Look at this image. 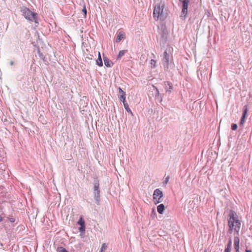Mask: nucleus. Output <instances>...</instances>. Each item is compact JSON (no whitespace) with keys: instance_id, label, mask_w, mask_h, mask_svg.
<instances>
[{"instance_id":"nucleus-1","label":"nucleus","mask_w":252,"mask_h":252,"mask_svg":"<svg viewBox=\"0 0 252 252\" xmlns=\"http://www.w3.org/2000/svg\"><path fill=\"white\" fill-rule=\"evenodd\" d=\"M168 13L166 9L165 8V3L164 1H160L157 3L154 8L153 16L155 20H164L167 17Z\"/></svg>"},{"instance_id":"nucleus-2","label":"nucleus","mask_w":252,"mask_h":252,"mask_svg":"<svg viewBox=\"0 0 252 252\" xmlns=\"http://www.w3.org/2000/svg\"><path fill=\"white\" fill-rule=\"evenodd\" d=\"M21 12L27 20L34 22L35 24H38V16L36 13L32 11L29 8L26 7L21 9Z\"/></svg>"},{"instance_id":"nucleus-3","label":"nucleus","mask_w":252,"mask_h":252,"mask_svg":"<svg viewBox=\"0 0 252 252\" xmlns=\"http://www.w3.org/2000/svg\"><path fill=\"white\" fill-rule=\"evenodd\" d=\"M94 199L95 203L99 204L100 202V190H99V183L98 180L96 178L94 180Z\"/></svg>"},{"instance_id":"nucleus-4","label":"nucleus","mask_w":252,"mask_h":252,"mask_svg":"<svg viewBox=\"0 0 252 252\" xmlns=\"http://www.w3.org/2000/svg\"><path fill=\"white\" fill-rule=\"evenodd\" d=\"M228 217L229 219L228 220V223L229 229L228 232L229 233H231L233 229L235 231L236 230V226L234 227V224L235 222H236V219L234 217V211L231 210L229 213Z\"/></svg>"},{"instance_id":"nucleus-5","label":"nucleus","mask_w":252,"mask_h":252,"mask_svg":"<svg viewBox=\"0 0 252 252\" xmlns=\"http://www.w3.org/2000/svg\"><path fill=\"white\" fill-rule=\"evenodd\" d=\"M153 196V200L155 204H157L162 201L163 194L162 191L159 189H157L154 190Z\"/></svg>"},{"instance_id":"nucleus-6","label":"nucleus","mask_w":252,"mask_h":252,"mask_svg":"<svg viewBox=\"0 0 252 252\" xmlns=\"http://www.w3.org/2000/svg\"><path fill=\"white\" fill-rule=\"evenodd\" d=\"M160 38L159 43L160 44H164L167 40L168 36V32L166 28L164 26H162L160 29L159 32Z\"/></svg>"},{"instance_id":"nucleus-7","label":"nucleus","mask_w":252,"mask_h":252,"mask_svg":"<svg viewBox=\"0 0 252 252\" xmlns=\"http://www.w3.org/2000/svg\"><path fill=\"white\" fill-rule=\"evenodd\" d=\"M170 58H172V57H170V55L165 51L163 53V57L162 60V63L165 71L168 70L169 64L171 63Z\"/></svg>"},{"instance_id":"nucleus-8","label":"nucleus","mask_w":252,"mask_h":252,"mask_svg":"<svg viewBox=\"0 0 252 252\" xmlns=\"http://www.w3.org/2000/svg\"><path fill=\"white\" fill-rule=\"evenodd\" d=\"M179 1L182 3V15L181 17H184L185 19L188 13V8L189 1V0H179Z\"/></svg>"},{"instance_id":"nucleus-9","label":"nucleus","mask_w":252,"mask_h":252,"mask_svg":"<svg viewBox=\"0 0 252 252\" xmlns=\"http://www.w3.org/2000/svg\"><path fill=\"white\" fill-rule=\"evenodd\" d=\"M247 113H248V108H247V106L246 105H245L243 108L242 116L241 118L240 122L239 123L240 126H242L243 125V124H244V123L245 122V121H246V119L247 118Z\"/></svg>"},{"instance_id":"nucleus-10","label":"nucleus","mask_w":252,"mask_h":252,"mask_svg":"<svg viewBox=\"0 0 252 252\" xmlns=\"http://www.w3.org/2000/svg\"><path fill=\"white\" fill-rule=\"evenodd\" d=\"M164 86L166 93L170 94L172 92L173 89V86L171 82L169 81L164 82Z\"/></svg>"},{"instance_id":"nucleus-11","label":"nucleus","mask_w":252,"mask_h":252,"mask_svg":"<svg viewBox=\"0 0 252 252\" xmlns=\"http://www.w3.org/2000/svg\"><path fill=\"white\" fill-rule=\"evenodd\" d=\"M119 91L120 94L119 99L121 101H122L123 103L124 102H126V93L120 88H119Z\"/></svg>"},{"instance_id":"nucleus-12","label":"nucleus","mask_w":252,"mask_h":252,"mask_svg":"<svg viewBox=\"0 0 252 252\" xmlns=\"http://www.w3.org/2000/svg\"><path fill=\"white\" fill-rule=\"evenodd\" d=\"M165 210L164 204H160L157 206V211L160 214H162Z\"/></svg>"},{"instance_id":"nucleus-13","label":"nucleus","mask_w":252,"mask_h":252,"mask_svg":"<svg viewBox=\"0 0 252 252\" xmlns=\"http://www.w3.org/2000/svg\"><path fill=\"white\" fill-rule=\"evenodd\" d=\"M124 37V33L122 32H119L115 40L116 42H119Z\"/></svg>"},{"instance_id":"nucleus-14","label":"nucleus","mask_w":252,"mask_h":252,"mask_svg":"<svg viewBox=\"0 0 252 252\" xmlns=\"http://www.w3.org/2000/svg\"><path fill=\"white\" fill-rule=\"evenodd\" d=\"M103 60H104V64L107 67H111L112 66V65L113 64L112 62L110 61L107 58L104 57Z\"/></svg>"},{"instance_id":"nucleus-15","label":"nucleus","mask_w":252,"mask_h":252,"mask_svg":"<svg viewBox=\"0 0 252 252\" xmlns=\"http://www.w3.org/2000/svg\"><path fill=\"white\" fill-rule=\"evenodd\" d=\"M96 64L99 66H102L103 65V63H102V59L101 57L100 52H98V59H97V60L96 61Z\"/></svg>"},{"instance_id":"nucleus-16","label":"nucleus","mask_w":252,"mask_h":252,"mask_svg":"<svg viewBox=\"0 0 252 252\" xmlns=\"http://www.w3.org/2000/svg\"><path fill=\"white\" fill-rule=\"evenodd\" d=\"M123 104H124V107H125V109H126V110L132 116L133 113H132L131 110H130V109L129 108L128 104L126 102V101L124 102V103H123Z\"/></svg>"},{"instance_id":"nucleus-17","label":"nucleus","mask_w":252,"mask_h":252,"mask_svg":"<svg viewBox=\"0 0 252 252\" xmlns=\"http://www.w3.org/2000/svg\"><path fill=\"white\" fill-rule=\"evenodd\" d=\"M126 52L127 50H121L119 53V54L117 57V59L120 60L126 54Z\"/></svg>"},{"instance_id":"nucleus-18","label":"nucleus","mask_w":252,"mask_h":252,"mask_svg":"<svg viewBox=\"0 0 252 252\" xmlns=\"http://www.w3.org/2000/svg\"><path fill=\"white\" fill-rule=\"evenodd\" d=\"M79 231L82 233V235H83L85 231V225H83V223H82L80 227L78 228Z\"/></svg>"},{"instance_id":"nucleus-19","label":"nucleus","mask_w":252,"mask_h":252,"mask_svg":"<svg viewBox=\"0 0 252 252\" xmlns=\"http://www.w3.org/2000/svg\"><path fill=\"white\" fill-rule=\"evenodd\" d=\"M107 248V245L105 243L102 244L101 246V248L99 252H104L105 250H106Z\"/></svg>"},{"instance_id":"nucleus-20","label":"nucleus","mask_w":252,"mask_h":252,"mask_svg":"<svg viewBox=\"0 0 252 252\" xmlns=\"http://www.w3.org/2000/svg\"><path fill=\"white\" fill-rule=\"evenodd\" d=\"M150 64L152 68H155L156 65V61L153 59H152L150 61Z\"/></svg>"},{"instance_id":"nucleus-21","label":"nucleus","mask_w":252,"mask_h":252,"mask_svg":"<svg viewBox=\"0 0 252 252\" xmlns=\"http://www.w3.org/2000/svg\"><path fill=\"white\" fill-rule=\"evenodd\" d=\"M7 218H8L9 221L11 223H13L15 221V219L13 217H8Z\"/></svg>"},{"instance_id":"nucleus-22","label":"nucleus","mask_w":252,"mask_h":252,"mask_svg":"<svg viewBox=\"0 0 252 252\" xmlns=\"http://www.w3.org/2000/svg\"><path fill=\"white\" fill-rule=\"evenodd\" d=\"M151 216L153 218H155L156 216V212L154 209H153V210H152Z\"/></svg>"},{"instance_id":"nucleus-23","label":"nucleus","mask_w":252,"mask_h":252,"mask_svg":"<svg viewBox=\"0 0 252 252\" xmlns=\"http://www.w3.org/2000/svg\"><path fill=\"white\" fill-rule=\"evenodd\" d=\"M231 244H232L231 240V239H230L227 245V247L226 248H228V249L231 250Z\"/></svg>"},{"instance_id":"nucleus-24","label":"nucleus","mask_w":252,"mask_h":252,"mask_svg":"<svg viewBox=\"0 0 252 252\" xmlns=\"http://www.w3.org/2000/svg\"><path fill=\"white\" fill-rule=\"evenodd\" d=\"M82 223H83V225H85L84 221L83 220L82 218H80V219H79V220L78 221V223L81 226L82 224Z\"/></svg>"},{"instance_id":"nucleus-25","label":"nucleus","mask_w":252,"mask_h":252,"mask_svg":"<svg viewBox=\"0 0 252 252\" xmlns=\"http://www.w3.org/2000/svg\"><path fill=\"white\" fill-rule=\"evenodd\" d=\"M169 176H167V177L165 178V180H164V182H163V184H167V183H168V181H169Z\"/></svg>"},{"instance_id":"nucleus-26","label":"nucleus","mask_w":252,"mask_h":252,"mask_svg":"<svg viewBox=\"0 0 252 252\" xmlns=\"http://www.w3.org/2000/svg\"><path fill=\"white\" fill-rule=\"evenodd\" d=\"M82 12L84 13V17H86L87 15V9L85 6H84L83 8L82 9Z\"/></svg>"},{"instance_id":"nucleus-27","label":"nucleus","mask_w":252,"mask_h":252,"mask_svg":"<svg viewBox=\"0 0 252 252\" xmlns=\"http://www.w3.org/2000/svg\"><path fill=\"white\" fill-rule=\"evenodd\" d=\"M231 128L233 130H236V124H232Z\"/></svg>"},{"instance_id":"nucleus-28","label":"nucleus","mask_w":252,"mask_h":252,"mask_svg":"<svg viewBox=\"0 0 252 252\" xmlns=\"http://www.w3.org/2000/svg\"><path fill=\"white\" fill-rule=\"evenodd\" d=\"M234 247L235 249H236V237H234Z\"/></svg>"},{"instance_id":"nucleus-29","label":"nucleus","mask_w":252,"mask_h":252,"mask_svg":"<svg viewBox=\"0 0 252 252\" xmlns=\"http://www.w3.org/2000/svg\"><path fill=\"white\" fill-rule=\"evenodd\" d=\"M241 226V222L237 219V228H240Z\"/></svg>"},{"instance_id":"nucleus-30","label":"nucleus","mask_w":252,"mask_h":252,"mask_svg":"<svg viewBox=\"0 0 252 252\" xmlns=\"http://www.w3.org/2000/svg\"><path fill=\"white\" fill-rule=\"evenodd\" d=\"M239 239L237 238V252H239Z\"/></svg>"},{"instance_id":"nucleus-31","label":"nucleus","mask_w":252,"mask_h":252,"mask_svg":"<svg viewBox=\"0 0 252 252\" xmlns=\"http://www.w3.org/2000/svg\"><path fill=\"white\" fill-rule=\"evenodd\" d=\"M156 92H157L156 95H158L159 94V91L158 89V88H156Z\"/></svg>"},{"instance_id":"nucleus-32","label":"nucleus","mask_w":252,"mask_h":252,"mask_svg":"<svg viewBox=\"0 0 252 252\" xmlns=\"http://www.w3.org/2000/svg\"><path fill=\"white\" fill-rule=\"evenodd\" d=\"M224 252H230V250L228 249V248H225Z\"/></svg>"},{"instance_id":"nucleus-33","label":"nucleus","mask_w":252,"mask_h":252,"mask_svg":"<svg viewBox=\"0 0 252 252\" xmlns=\"http://www.w3.org/2000/svg\"><path fill=\"white\" fill-rule=\"evenodd\" d=\"M14 64V62L13 61H11L10 62V65H13Z\"/></svg>"},{"instance_id":"nucleus-34","label":"nucleus","mask_w":252,"mask_h":252,"mask_svg":"<svg viewBox=\"0 0 252 252\" xmlns=\"http://www.w3.org/2000/svg\"><path fill=\"white\" fill-rule=\"evenodd\" d=\"M3 220L2 217L0 215V222L2 221Z\"/></svg>"},{"instance_id":"nucleus-35","label":"nucleus","mask_w":252,"mask_h":252,"mask_svg":"<svg viewBox=\"0 0 252 252\" xmlns=\"http://www.w3.org/2000/svg\"><path fill=\"white\" fill-rule=\"evenodd\" d=\"M246 252H252L251 250H246Z\"/></svg>"},{"instance_id":"nucleus-36","label":"nucleus","mask_w":252,"mask_h":252,"mask_svg":"<svg viewBox=\"0 0 252 252\" xmlns=\"http://www.w3.org/2000/svg\"><path fill=\"white\" fill-rule=\"evenodd\" d=\"M212 154H213V156H216V153H215V152H213Z\"/></svg>"},{"instance_id":"nucleus-37","label":"nucleus","mask_w":252,"mask_h":252,"mask_svg":"<svg viewBox=\"0 0 252 252\" xmlns=\"http://www.w3.org/2000/svg\"><path fill=\"white\" fill-rule=\"evenodd\" d=\"M39 55H40V57L41 58H43V56L42 54H40V53H39Z\"/></svg>"}]
</instances>
